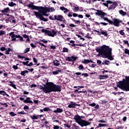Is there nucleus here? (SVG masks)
Returning a JSON list of instances; mask_svg holds the SVG:
<instances>
[{"instance_id": "nucleus-54", "label": "nucleus", "mask_w": 129, "mask_h": 129, "mask_svg": "<svg viewBox=\"0 0 129 129\" xmlns=\"http://www.w3.org/2000/svg\"><path fill=\"white\" fill-rule=\"evenodd\" d=\"M119 34L122 36H123V35H124V32H123V31L121 30L119 31Z\"/></svg>"}, {"instance_id": "nucleus-40", "label": "nucleus", "mask_w": 129, "mask_h": 129, "mask_svg": "<svg viewBox=\"0 0 129 129\" xmlns=\"http://www.w3.org/2000/svg\"><path fill=\"white\" fill-rule=\"evenodd\" d=\"M62 52H68V48L64 47L62 48Z\"/></svg>"}, {"instance_id": "nucleus-62", "label": "nucleus", "mask_w": 129, "mask_h": 129, "mask_svg": "<svg viewBox=\"0 0 129 129\" xmlns=\"http://www.w3.org/2000/svg\"><path fill=\"white\" fill-rule=\"evenodd\" d=\"M53 129H59V126L58 125H54L53 127Z\"/></svg>"}, {"instance_id": "nucleus-58", "label": "nucleus", "mask_w": 129, "mask_h": 129, "mask_svg": "<svg viewBox=\"0 0 129 129\" xmlns=\"http://www.w3.org/2000/svg\"><path fill=\"white\" fill-rule=\"evenodd\" d=\"M41 42H43V43H48V41L45 39H42L41 40Z\"/></svg>"}, {"instance_id": "nucleus-2", "label": "nucleus", "mask_w": 129, "mask_h": 129, "mask_svg": "<svg viewBox=\"0 0 129 129\" xmlns=\"http://www.w3.org/2000/svg\"><path fill=\"white\" fill-rule=\"evenodd\" d=\"M97 12L95 13L96 16H99L100 17L102 20H104V21H106L109 23V24H113L115 27H119V24H121L122 23V21L118 19H114L113 21L110 20H109L108 18L106 17H104V16H106L107 14L100 11V10H96Z\"/></svg>"}, {"instance_id": "nucleus-55", "label": "nucleus", "mask_w": 129, "mask_h": 129, "mask_svg": "<svg viewBox=\"0 0 129 129\" xmlns=\"http://www.w3.org/2000/svg\"><path fill=\"white\" fill-rule=\"evenodd\" d=\"M49 19H50V20H51L52 21H54V20H55V17H54V18H53L52 16H49Z\"/></svg>"}, {"instance_id": "nucleus-21", "label": "nucleus", "mask_w": 129, "mask_h": 129, "mask_svg": "<svg viewBox=\"0 0 129 129\" xmlns=\"http://www.w3.org/2000/svg\"><path fill=\"white\" fill-rule=\"evenodd\" d=\"M9 83H10V84H9V86H12V87H13V88H14V89H17V87H16V85L13 83L12 81H10Z\"/></svg>"}, {"instance_id": "nucleus-25", "label": "nucleus", "mask_w": 129, "mask_h": 129, "mask_svg": "<svg viewBox=\"0 0 129 129\" xmlns=\"http://www.w3.org/2000/svg\"><path fill=\"white\" fill-rule=\"evenodd\" d=\"M8 6H9V7H14V6H17V4L16 3H14V2H9Z\"/></svg>"}, {"instance_id": "nucleus-53", "label": "nucleus", "mask_w": 129, "mask_h": 129, "mask_svg": "<svg viewBox=\"0 0 129 129\" xmlns=\"http://www.w3.org/2000/svg\"><path fill=\"white\" fill-rule=\"evenodd\" d=\"M24 110L29 109V106H27V105H25V106L24 107Z\"/></svg>"}, {"instance_id": "nucleus-42", "label": "nucleus", "mask_w": 129, "mask_h": 129, "mask_svg": "<svg viewBox=\"0 0 129 129\" xmlns=\"http://www.w3.org/2000/svg\"><path fill=\"white\" fill-rule=\"evenodd\" d=\"M1 51H2L3 52H4V51H6V50H7V48H6V47H2L0 48Z\"/></svg>"}, {"instance_id": "nucleus-18", "label": "nucleus", "mask_w": 129, "mask_h": 129, "mask_svg": "<svg viewBox=\"0 0 129 129\" xmlns=\"http://www.w3.org/2000/svg\"><path fill=\"white\" fill-rule=\"evenodd\" d=\"M47 12H48L49 13H52L53 12H54L55 11V9L54 8V7H51V8H47Z\"/></svg>"}, {"instance_id": "nucleus-17", "label": "nucleus", "mask_w": 129, "mask_h": 129, "mask_svg": "<svg viewBox=\"0 0 129 129\" xmlns=\"http://www.w3.org/2000/svg\"><path fill=\"white\" fill-rule=\"evenodd\" d=\"M99 77L100 80H101L103 79H106V78L108 77V75H104V76L100 75Z\"/></svg>"}, {"instance_id": "nucleus-51", "label": "nucleus", "mask_w": 129, "mask_h": 129, "mask_svg": "<svg viewBox=\"0 0 129 129\" xmlns=\"http://www.w3.org/2000/svg\"><path fill=\"white\" fill-rule=\"evenodd\" d=\"M33 60L34 63H37V62H38V60L35 57L33 58Z\"/></svg>"}, {"instance_id": "nucleus-56", "label": "nucleus", "mask_w": 129, "mask_h": 129, "mask_svg": "<svg viewBox=\"0 0 129 129\" xmlns=\"http://www.w3.org/2000/svg\"><path fill=\"white\" fill-rule=\"evenodd\" d=\"M124 44H127L128 47L129 46L128 41L127 40H124L123 41Z\"/></svg>"}, {"instance_id": "nucleus-14", "label": "nucleus", "mask_w": 129, "mask_h": 129, "mask_svg": "<svg viewBox=\"0 0 129 129\" xmlns=\"http://www.w3.org/2000/svg\"><path fill=\"white\" fill-rule=\"evenodd\" d=\"M30 97H28L26 99V100H23V102L25 103H33V101H32Z\"/></svg>"}, {"instance_id": "nucleus-37", "label": "nucleus", "mask_w": 129, "mask_h": 129, "mask_svg": "<svg viewBox=\"0 0 129 129\" xmlns=\"http://www.w3.org/2000/svg\"><path fill=\"white\" fill-rule=\"evenodd\" d=\"M29 61H27L26 62L25 61H23L22 62V64H23V65H26V66H28V65H29Z\"/></svg>"}, {"instance_id": "nucleus-24", "label": "nucleus", "mask_w": 129, "mask_h": 129, "mask_svg": "<svg viewBox=\"0 0 129 129\" xmlns=\"http://www.w3.org/2000/svg\"><path fill=\"white\" fill-rule=\"evenodd\" d=\"M90 62H93L92 60H90L89 59H84V60L82 61V63L85 64L86 63H90Z\"/></svg>"}, {"instance_id": "nucleus-47", "label": "nucleus", "mask_w": 129, "mask_h": 129, "mask_svg": "<svg viewBox=\"0 0 129 129\" xmlns=\"http://www.w3.org/2000/svg\"><path fill=\"white\" fill-rule=\"evenodd\" d=\"M10 115H11V116H15L16 114H15V113H14L13 112H11L10 113Z\"/></svg>"}, {"instance_id": "nucleus-45", "label": "nucleus", "mask_w": 129, "mask_h": 129, "mask_svg": "<svg viewBox=\"0 0 129 129\" xmlns=\"http://www.w3.org/2000/svg\"><path fill=\"white\" fill-rule=\"evenodd\" d=\"M98 125V127H101V126H106V124L99 123Z\"/></svg>"}, {"instance_id": "nucleus-29", "label": "nucleus", "mask_w": 129, "mask_h": 129, "mask_svg": "<svg viewBox=\"0 0 129 129\" xmlns=\"http://www.w3.org/2000/svg\"><path fill=\"white\" fill-rule=\"evenodd\" d=\"M107 3H103L104 6H105V7H107L108 6V4H112V3L111 2V1H108L106 2Z\"/></svg>"}, {"instance_id": "nucleus-23", "label": "nucleus", "mask_w": 129, "mask_h": 129, "mask_svg": "<svg viewBox=\"0 0 129 129\" xmlns=\"http://www.w3.org/2000/svg\"><path fill=\"white\" fill-rule=\"evenodd\" d=\"M26 73H29V72L27 70L21 71V75H22V76H25L26 75Z\"/></svg>"}, {"instance_id": "nucleus-28", "label": "nucleus", "mask_w": 129, "mask_h": 129, "mask_svg": "<svg viewBox=\"0 0 129 129\" xmlns=\"http://www.w3.org/2000/svg\"><path fill=\"white\" fill-rule=\"evenodd\" d=\"M30 51V47H28V48H26L24 51V54H26L27 53H28V52H29Z\"/></svg>"}, {"instance_id": "nucleus-13", "label": "nucleus", "mask_w": 129, "mask_h": 129, "mask_svg": "<svg viewBox=\"0 0 129 129\" xmlns=\"http://www.w3.org/2000/svg\"><path fill=\"white\" fill-rule=\"evenodd\" d=\"M28 8H31L32 9V10H37V9H38V6H34V4H33L32 3H30L28 5Z\"/></svg>"}, {"instance_id": "nucleus-60", "label": "nucleus", "mask_w": 129, "mask_h": 129, "mask_svg": "<svg viewBox=\"0 0 129 129\" xmlns=\"http://www.w3.org/2000/svg\"><path fill=\"white\" fill-rule=\"evenodd\" d=\"M101 60H97V64H98L99 65H100L101 64Z\"/></svg>"}, {"instance_id": "nucleus-34", "label": "nucleus", "mask_w": 129, "mask_h": 129, "mask_svg": "<svg viewBox=\"0 0 129 129\" xmlns=\"http://www.w3.org/2000/svg\"><path fill=\"white\" fill-rule=\"evenodd\" d=\"M79 70H83L84 69V67L82 65H80L79 67H78Z\"/></svg>"}, {"instance_id": "nucleus-11", "label": "nucleus", "mask_w": 129, "mask_h": 129, "mask_svg": "<svg viewBox=\"0 0 129 129\" xmlns=\"http://www.w3.org/2000/svg\"><path fill=\"white\" fill-rule=\"evenodd\" d=\"M54 18L56 21H62L63 20V16L62 15H54Z\"/></svg>"}, {"instance_id": "nucleus-12", "label": "nucleus", "mask_w": 129, "mask_h": 129, "mask_svg": "<svg viewBox=\"0 0 129 129\" xmlns=\"http://www.w3.org/2000/svg\"><path fill=\"white\" fill-rule=\"evenodd\" d=\"M1 12L3 14H9V13H10V8L7 7L5 8L4 10H1Z\"/></svg>"}, {"instance_id": "nucleus-9", "label": "nucleus", "mask_w": 129, "mask_h": 129, "mask_svg": "<svg viewBox=\"0 0 129 129\" xmlns=\"http://www.w3.org/2000/svg\"><path fill=\"white\" fill-rule=\"evenodd\" d=\"M77 56H72L71 57H67L66 58L67 61H69V62H74L77 60Z\"/></svg>"}, {"instance_id": "nucleus-4", "label": "nucleus", "mask_w": 129, "mask_h": 129, "mask_svg": "<svg viewBox=\"0 0 129 129\" xmlns=\"http://www.w3.org/2000/svg\"><path fill=\"white\" fill-rule=\"evenodd\" d=\"M49 93L51 92H60L62 87L58 85L54 84L52 82H49Z\"/></svg>"}, {"instance_id": "nucleus-10", "label": "nucleus", "mask_w": 129, "mask_h": 129, "mask_svg": "<svg viewBox=\"0 0 129 129\" xmlns=\"http://www.w3.org/2000/svg\"><path fill=\"white\" fill-rule=\"evenodd\" d=\"M9 36L11 37V41H16L18 35H15V32H12L9 34Z\"/></svg>"}, {"instance_id": "nucleus-1", "label": "nucleus", "mask_w": 129, "mask_h": 129, "mask_svg": "<svg viewBox=\"0 0 129 129\" xmlns=\"http://www.w3.org/2000/svg\"><path fill=\"white\" fill-rule=\"evenodd\" d=\"M96 51L101 55L103 58H108V60H114V58L112 57V48L106 45H103L99 48L96 49Z\"/></svg>"}, {"instance_id": "nucleus-43", "label": "nucleus", "mask_w": 129, "mask_h": 129, "mask_svg": "<svg viewBox=\"0 0 129 129\" xmlns=\"http://www.w3.org/2000/svg\"><path fill=\"white\" fill-rule=\"evenodd\" d=\"M82 76H83L84 77H88V76H89V75H88V74L85 73V74H82Z\"/></svg>"}, {"instance_id": "nucleus-31", "label": "nucleus", "mask_w": 129, "mask_h": 129, "mask_svg": "<svg viewBox=\"0 0 129 129\" xmlns=\"http://www.w3.org/2000/svg\"><path fill=\"white\" fill-rule=\"evenodd\" d=\"M17 38H18V39H20V41H24V39H23V37H22L21 35H18L17 36Z\"/></svg>"}, {"instance_id": "nucleus-22", "label": "nucleus", "mask_w": 129, "mask_h": 129, "mask_svg": "<svg viewBox=\"0 0 129 129\" xmlns=\"http://www.w3.org/2000/svg\"><path fill=\"white\" fill-rule=\"evenodd\" d=\"M102 64V65H109V61L106 59H105L104 60H103Z\"/></svg>"}, {"instance_id": "nucleus-7", "label": "nucleus", "mask_w": 129, "mask_h": 129, "mask_svg": "<svg viewBox=\"0 0 129 129\" xmlns=\"http://www.w3.org/2000/svg\"><path fill=\"white\" fill-rule=\"evenodd\" d=\"M42 32H43V33H45V35H47V36H49V37H55L56 35H57V31H55V30H42Z\"/></svg>"}, {"instance_id": "nucleus-64", "label": "nucleus", "mask_w": 129, "mask_h": 129, "mask_svg": "<svg viewBox=\"0 0 129 129\" xmlns=\"http://www.w3.org/2000/svg\"><path fill=\"white\" fill-rule=\"evenodd\" d=\"M69 26L70 27H73V28H75L76 27V25H75L74 24H70Z\"/></svg>"}, {"instance_id": "nucleus-26", "label": "nucleus", "mask_w": 129, "mask_h": 129, "mask_svg": "<svg viewBox=\"0 0 129 129\" xmlns=\"http://www.w3.org/2000/svg\"><path fill=\"white\" fill-rule=\"evenodd\" d=\"M119 13L120 15H122V16H125V15H126V13L123 12V11H122V10H120L119 11Z\"/></svg>"}, {"instance_id": "nucleus-50", "label": "nucleus", "mask_w": 129, "mask_h": 129, "mask_svg": "<svg viewBox=\"0 0 129 129\" xmlns=\"http://www.w3.org/2000/svg\"><path fill=\"white\" fill-rule=\"evenodd\" d=\"M89 106H95L96 105V104H95V103H93L92 104H89Z\"/></svg>"}, {"instance_id": "nucleus-46", "label": "nucleus", "mask_w": 129, "mask_h": 129, "mask_svg": "<svg viewBox=\"0 0 129 129\" xmlns=\"http://www.w3.org/2000/svg\"><path fill=\"white\" fill-rule=\"evenodd\" d=\"M99 24L100 25H103V26H106L107 25H108V24L105 23V22H101Z\"/></svg>"}, {"instance_id": "nucleus-33", "label": "nucleus", "mask_w": 129, "mask_h": 129, "mask_svg": "<svg viewBox=\"0 0 129 129\" xmlns=\"http://www.w3.org/2000/svg\"><path fill=\"white\" fill-rule=\"evenodd\" d=\"M43 110L44 111H50L51 109L48 107L44 108Z\"/></svg>"}, {"instance_id": "nucleus-27", "label": "nucleus", "mask_w": 129, "mask_h": 129, "mask_svg": "<svg viewBox=\"0 0 129 129\" xmlns=\"http://www.w3.org/2000/svg\"><path fill=\"white\" fill-rule=\"evenodd\" d=\"M60 72H61V70H58L57 71L53 72L52 74H53V75H57V74H58Z\"/></svg>"}, {"instance_id": "nucleus-49", "label": "nucleus", "mask_w": 129, "mask_h": 129, "mask_svg": "<svg viewBox=\"0 0 129 129\" xmlns=\"http://www.w3.org/2000/svg\"><path fill=\"white\" fill-rule=\"evenodd\" d=\"M71 103L75 106H77L78 105L76 103L74 102H71Z\"/></svg>"}, {"instance_id": "nucleus-20", "label": "nucleus", "mask_w": 129, "mask_h": 129, "mask_svg": "<svg viewBox=\"0 0 129 129\" xmlns=\"http://www.w3.org/2000/svg\"><path fill=\"white\" fill-rule=\"evenodd\" d=\"M100 33L102 34V35H104L105 37L107 36L108 34H107V32L106 31H104L102 30V29H100Z\"/></svg>"}, {"instance_id": "nucleus-8", "label": "nucleus", "mask_w": 129, "mask_h": 129, "mask_svg": "<svg viewBox=\"0 0 129 129\" xmlns=\"http://www.w3.org/2000/svg\"><path fill=\"white\" fill-rule=\"evenodd\" d=\"M40 89L43 90L45 93H49V82L44 85V87H43V86H40Z\"/></svg>"}, {"instance_id": "nucleus-32", "label": "nucleus", "mask_w": 129, "mask_h": 129, "mask_svg": "<svg viewBox=\"0 0 129 129\" xmlns=\"http://www.w3.org/2000/svg\"><path fill=\"white\" fill-rule=\"evenodd\" d=\"M6 32L4 30L0 31V36H3V35H6Z\"/></svg>"}, {"instance_id": "nucleus-15", "label": "nucleus", "mask_w": 129, "mask_h": 129, "mask_svg": "<svg viewBox=\"0 0 129 129\" xmlns=\"http://www.w3.org/2000/svg\"><path fill=\"white\" fill-rule=\"evenodd\" d=\"M63 112V110L61 108H57L56 110H54L53 111V112H54V113H60L61 112Z\"/></svg>"}, {"instance_id": "nucleus-41", "label": "nucleus", "mask_w": 129, "mask_h": 129, "mask_svg": "<svg viewBox=\"0 0 129 129\" xmlns=\"http://www.w3.org/2000/svg\"><path fill=\"white\" fill-rule=\"evenodd\" d=\"M74 22L75 23V24H78V25H80V21L79 20H74Z\"/></svg>"}, {"instance_id": "nucleus-61", "label": "nucleus", "mask_w": 129, "mask_h": 129, "mask_svg": "<svg viewBox=\"0 0 129 129\" xmlns=\"http://www.w3.org/2000/svg\"><path fill=\"white\" fill-rule=\"evenodd\" d=\"M6 94H7V93L5 92V91H3L2 95H3V96H5Z\"/></svg>"}, {"instance_id": "nucleus-36", "label": "nucleus", "mask_w": 129, "mask_h": 129, "mask_svg": "<svg viewBox=\"0 0 129 129\" xmlns=\"http://www.w3.org/2000/svg\"><path fill=\"white\" fill-rule=\"evenodd\" d=\"M74 7L75 12H78V11H79V7L75 6H74Z\"/></svg>"}, {"instance_id": "nucleus-16", "label": "nucleus", "mask_w": 129, "mask_h": 129, "mask_svg": "<svg viewBox=\"0 0 129 129\" xmlns=\"http://www.w3.org/2000/svg\"><path fill=\"white\" fill-rule=\"evenodd\" d=\"M31 119H38L39 118V115H33L30 116Z\"/></svg>"}, {"instance_id": "nucleus-44", "label": "nucleus", "mask_w": 129, "mask_h": 129, "mask_svg": "<svg viewBox=\"0 0 129 129\" xmlns=\"http://www.w3.org/2000/svg\"><path fill=\"white\" fill-rule=\"evenodd\" d=\"M39 45H41V46H43V47H44V48H46L47 46L45 45L44 44L41 43L40 42H37Z\"/></svg>"}, {"instance_id": "nucleus-19", "label": "nucleus", "mask_w": 129, "mask_h": 129, "mask_svg": "<svg viewBox=\"0 0 129 129\" xmlns=\"http://www.w3.org/2000/svg\"><path fill=\"white\" fill-rule=\"evenodd\" d=\"M54 66H59L60 65V61L58 60H55L53 61Z\"/></svg>"}, {"instance_id": "nucleus-3", "label": "nucleus", "mask_w": 129, "mask_h": 129, "mask_svg": "<svg viewBox=\"0 0 129 129\" xmlns=\"http://www.w3.org/2000/svg\"><path fill=\"white\" fill-rule=\"evenodd\" d=\"M36 10H38L39 12L34 11V16H36V18L39 19L40 21H43V22H48V19L45 18L44 16H43L44 14H47V13H48L47 7L45 8L43 7H38V9Z\"/></svg>"}, {"instance_id": "nucleus-63", "label": "nucleus", "mask_w": 129, "mask_h": 129, "mask_svg": "<svg viewBox=\"0 0 129 129\" xmlns=\"http://www.w3.org/2000/svg\"><path fill=\"white\" fill-rule=\"evenodd\" d=\"M69 10H68L67 8H65L64 10H63V13L64 14H66V13H67V12H69Z\"/></svg>"}, {"instance_id": "nucleus-38", "label": "nucleus", "mask_w": 129, "mask_h": 129, "mask_svg": "<svg viewBox=\"0 0 129 129\" xmlns=\"http://www.w3.org/2000/svg\"><path fill=\"white\" fill-rule=\"evenodd\" d=\"M125 54H127L129 55V50L127 48H125L124 50Z\"/></svg>"}, {"instance_id": "nucleus-35", "label": "nucleus", "mask_w": 129, "mask_h": 129, "mask_svg": "<svg viewBox=\"0 0 129 129\" xmlns=\"http://www.w3.org/2000/svg\"><path fill=\"white\" fill-rule=\"evenodd\" d=\"M68 107H69V108H75V106H74L72 103H71L68 105Z\"/></svg>"}, {"instance_id": "nucleus-6", "label": "nucleus", "mask_w": 129, "mask_h": 129, "mask_svg": "<svg viewBox=\"0 0 129 129\" xmlns=\"http://www.w3.org/2000/svg\"><path fill=\"white\" fill-rule=\"evenodd\" d=\"M126 81L124 83L120 84L119 86V88L125 90L126 91H129V76H126L125 77Z\"/></svg>"}, {"instance_id": "nucleus-59", "label": "nucleus", "mask_w": 129, "mask_h": 129, "mask_svg": "<svg viewBox=\"0 0 129 129\" xmlns=\"http://www.w3.org/2000/svg\"><path fill=\"white\" fill-rule=\"evenodd\" d=\"M30 46H31L32 48H36L37 47L36 45H34V43H31Z\"/></svg>"}, {"instance_id": "nucleus-5", "label": "nucleus", "mask_w": 129, "mask_h": 129, "mask_svg": "<svg viewBox=\"0 0 129 129\" xmlns=\"http://www.w3.org/2000/svg\"><path fill=\"white\" fill-rule=\"evenodd\" d=\"M74 119L75 120L76 122H77L79 125H81L82 127H83V126H87V125L91 124L90 122H88L84 120H81V117H80V116L78 115H75Z\"/></svg>"}, {"instance_id": "nucleus-48", "label": "nucleus", "mask_w": 129, "mask_h": 129, "mask_svg": "<svg viewBox=\"0 0 129 129\" xmlns=\"http://www.w3.org/2000/svg\"><path fill=\"white\" fill-rule=\"evenodd\" d=\"M73 14V12H70V13L68 14V17H69V18L72 17V15Z\"/></svg>"}, {"instance_id": "nucleus-39", "label": "nucleus", "mask_w": 129, "mask_h": 129, "mask_svg": "<svg viewBox=\"0 0 129 129\" xmlns=\"http://www.w3.org/2000/svg\"><path fill=\"white\" fill-rule=\"evenodd\" d=\"M18 114H27V113L25 112L24 111L18 112Z\"/></svg>"}, {"instance_id": "nucleus-52", "label": "nucleus", "mask_w": 129, "mask_h": 129, "mask_svg": "<svg viewBox=\"0 0 129 129\" xmlns=\"http://www.w3.org/2000/svg\"><path fill=\"white\" fill-rule=\"evenodd\" d=\"M74 88H77L78 90H80V89H81L80 86H74Z\"/></svg>"}, {"instance_id": "nucleus-30", "label": "nucleus", "mask_w": 129, "mask_h": 129, "mask_svg": "<svg viewBox=\"0 0 129 129\" xmlns=\"http://www.w3.org/2000/svg\"><path fill=\"white\" fill-rule=\"evenodd\" d=\"M116 7V3H113L112 5L110 6V9H115V7Z\"/></svg>"}, {"instance_id": "nucleus-57", "label": "nucleus", "mask_w": 129, "mask_h": 129, "mask_svg": "<svg viewBox=\"0 0 129 129\" xmlns=\"http://www.w3.org/2000/svg\"><path fill=\"white\" fill-rule=\"evenodd\" d=\"M13 69H15V70H17L18 69V66H13Z\"/></svg>"}]
</instances>
